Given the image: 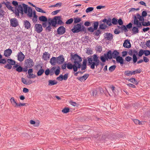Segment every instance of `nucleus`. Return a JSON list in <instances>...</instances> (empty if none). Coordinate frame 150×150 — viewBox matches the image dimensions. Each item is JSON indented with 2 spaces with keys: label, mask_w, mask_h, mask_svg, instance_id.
<instances>
[{
  "label": "nucleus",
  "mask_w": 150,
  "mask_h": 150,
  "mask_svg": "<svg viewBox=\"0 0 150 150\" xmlns=\"http://www.w3.org/2000/svg\"><path fill=\"white\" fill-rule=\"evenodd\" d=\"M87 28L84 25H82L81 23L74 25L71 29L72 32L74 33L84 32V33H87Z\"/></svg>",
  "instance_id": "obj_3"
},
{
  "label": "nucleus",
  "mask_w": 150,
  "mask_h": 150,
  "mask_svg": "<svg viewBox=\"0 0 150 150\" xmlns=\"http://www.w3.org/2000/svg\"><path fill=\"white\" fill-rule=\"evenodd\" d=\"M121 29L122 30H124V31L126 32L128 31V30L127 29L126 26L124 25H123V24L121 25Z\"/></svg>",
  "instance_id": "obj_55"
},
{
  "label": "nucleus",
  "mask_w": 150,
  "mask_h": 150,
  "mask_svg": "<svg viewBox=\"0 0 150 150\" xmlns=\"http://www.w3.org/2000/svg\"><path fill=\"white\" fill-rule=\"evenodd\" d=\"M57 32L59 35H63L66 32V28L63 26H61L57 29Z\"/></svg>",
  "instance_id": "obj_15"
},
{
  "label": "nucleus",
  "mask_w": 150,
  "mask_h": 150,
  "mask_svg": "<svg viewBox=\"0 0 150 150\" xmlns=\"http://www.w3.org/2000/svg\"><path fill=\"white\" fill-rule=\"evenodd\" d=\"M70 110V108L66 107H65L62 110V112L64 114H66L69 112Z\"/></svg>",
  "instance_id": "obj_36"
},
{
  "label": "nucleus",
  "mask_w": 150,
  "mask_h": 150,
  "mask_svg": "<svg viewBox=\"0 0 150 150\" xmlns=\"http://www.w3.org/2000/svg\"><path fill=\"white\" fill-rule=\"evenodd\" d=\"M105 35L104 36L105 38H106L108 40H111L113 39V35L110 33H105Z\"/></svg>",
  "instance_id": "obj_27"
},
{
  "label": "nucleus",
  "mask_w": 150,
  "mask_h": 150,
  "mask_svg": "<svg viewBox=\"0 0 150 150\" xmlns=\"http://www.w3.org/2000/svg\"><path fill=\"white\" fill-rule=\"evenodd\" d=\"M42 67L40 66V69L38 71L37 73V75L38 76H41L44 72L45 71L44 69H42Z\"/></svg>",
  "instance_id": "obj_34"
},
{
  "label": "nucleus",
  "mask_w": 150,
  "mask_h": 150,
  "mask_svg": "<svg viewBox=\"0 0 150 150\" xmlns=\"http://www.w3.org/2000/svg\"><path fill=\"white\" fill-rule=\"evenodd\" d=\"M144 55L146 56H147L150 55V51L148 50H144Z\"/></svg>",
  "instance_id": "obj_58"
},
{
  "label": "nucleus",
  "mask_w": 150,
  "mask_h": 150,
  "mask_svg": "<svg viewBox=\"0 0 150 150\" xmlns=\"http://www.w3.org/2000/svg\"><path fill=\"white\" fill-rule=\"evenodd\" d=\"M7 62V60L4 58L1 59H0V64H5Z\"/></svg>",
  "instance_id": "obj_47"
},
{
  "label": "nucleus",
  "mask_w": 150,
  "mask_h": 150,
  "mask_svg": "<svg viewBox=\"0 0 150 150\" xmlns=\"http://www.w3.org/2000/svg\"><path fill=\"white\" fill-rule=\"evenodd\" d=\"M133 60L134 63H135L137 61V57L135 55H133Z\"/></svg>",
  "instance_id": "obj_56"
},
{
  "label": "nucleus",
  "mask_w": 150,
  "mask_h": 150,
  "mask_svg": "<svg viewBox=\"0 0 150 150\" xmlns=\"http://www.w3.org/2000/svg\"><path fill=\"white\" fill-rule=\"evenodd\" d=\"M84 25L86 27L89 26L91 25V22L88 21H86L84 23Z\"/></svg>",
  "instance_id": "obj_59"
},
{
  "label": "nucleus",
  "mask_w": 150,
  "mask_h": 150,
  "mask_svg": "<svg viewBox=\"0 0 150 150\" xmlns=\"http://www.w3.org/2000/svg\"><path fill=\"white\" fill-rule=\"evenodd\" d=\"M23 25L24 27L27 29H29L31 26L30 23L27 20H25L23 21Z\"/></svg>",
  "instance_id": "obj_26"
},
{
  "label": "nucleus",
  "mask_w": 150,
  "mask_h": 150,
  "mask_svg": "<svg viewBox=\"0 0 150 150\" xmlns=\"http://www.w3.org/2000/svg\"><path fill=\"white\" fill-rule=\"evenodd\" d=\"M93 9L94 8L93 7H89L87 8L86 10V13H88L93 11Z\"/></svg>",
  "instance_id": "obj_52"
},
{
  "label": "nucleus",
  "mask_w": 150,
  "mask_h": 150,
  "mask_svg": "<svg viewBox=\"0 0 150 150\" xmlns=\"http://www.w3.org/2000/svg\"><path fill=\"white\" fill-rule=\"evenodd\" d=\"M35 8L36 10L38 12H41L42 13H45L46 12L45 11H44L41 8H40L36 7H36H35Z\"/></svg>",
  "instance_id": "obj_46"
},
{
  "label": "nucleus",
  "mask_w": 150,
  "mask_h": 150,
  "mask_svg": "<svg viewBox=\"0 0 150 150\" xmlns=\"http://www.w3.org/2000/svg\"><path fill=\"white\" fill-rule=\"evenodd\" d=\"M11 26L15 27L19 25L18 20L16 18H12L10 20Z\"/></svg>",
  "instance_id": "obj_14"
},
{
  "label": "nucleus",
  "mask_w": 150,
  "mask_h": 150,
  "mask_svg": "<svg viewBox=\"0 0 150 150\" xmlns=\"http://www.w3.org/2000/svg\"><path fill=\"white\" fill-rule=\"evenodd\" d=\"M87 59L88 61V65H90V68L92 69H95L96 61L93 62L92 58L91 57H88Z\"/></svg>",
  "instance_id": "obj_13"
},
{
  "label": "nucleus",
  "mask_w": 150,
  "mask_h": 150,
  "mask_svg": "<svg viewBox=\"0 0 150 150\" xmlns=\"http://www.w3.org/2000/svg\"><path fill=\"white\" fill-rule=\"evenodd\" d=\"M48 85L53 86L57 84V82L55 80H49L48 81Z\"/></svg>",
  "instance_id": "obj_35"
},
{
  "label": "nucleus",
  "mask_w": 150,
  "mask_h": 150,
  "mask_svg": "<svg viewBox=\"0 0 150 150\" xmlns=\"http://www.w3.org/2000/svg\"><path fill=\"white\" fill-rule=\"evenodd\" d=\"M35 29L38 33H41L43 30L42 26L41 24H36L35 25Z\"/></svg>",
  "instance_id": "obj_17"
},
{
  "label": "nucleus",
  "mask_w": 150,
  "mask_h": 150,
  "mask_svg": "<svg viewBox=\"0 0 150 150\" xmlns=\"http://www.w3.org/2000/svg\"><path fill=\"white\" fill-rule=\"evenodd\" d=\"M17 56L18 60L20 62L23 61L25 57V56L21 51L18 53Z\"/></svg>",
  "instance_id": "obj_20"
},
{
  "label": "nucleus",
  "mask_w": 150,
  "mask_h": 150,
  "mask_svg": "<svg viewBox=\"0 0 150 150\" xmlns=\"http://www.w3.org/2000/svg\"><path fill=\"white\" fill-rule=\"evenodd\" d=\"M115 59L117 62L120 63L121 65H122L125 64L124 59L122 57L119 56Z\"/></svg>",
  "instance_id": "obj_24"
},
{
  "label": "nucleus",
  "mask_w": 150,
  "mask_h": 150,
  "mask_svg": "<svg viewBox=\"0 0 150 150\" xmlns=\"http://www.w3.org/2000/svg\"><path fill=\"white\" fill-rule=\"evenodd\" d=\"M102 48L101 46H98L96 47V51L99 52L100 53L102 51Z\"/></svg>",
  "instance_id": "obj_42"
},
{
  "label": "nucleus",
  "mask_w": 150,
  "mask_h": 150,
  "mask_svg": "<svg viewBox=\"0 0 150 150\" xmlns=\"http://www.w3.org/2000/svg\"><path fill=\"white\" fill-rule=\"evenodd\" d=\"M123 46L126 48H130L131 47V45L129 42V40H125L123 44Z\"/></svg>",
  "instance_id": "obj_25"
},
{
  "label": "nucleus",
  "mask_w": 150,
  "mask_h": 150,
  "mask_svg": "<svg viewBox=\"0 0 150 150\" xmlns=\"http://www.w3.org/2000/svg\"><path fill=\"white\" fill-rule=\"evenodd\" d=\"M129 81H130L133 83L135 85H137L138 83L137 82L135 79L133 78H132L130 79L129 80Z\"/></svg>",
  "instance_id": "obj_40"
},
{
  "label": "nucleus",
  "mask_w": 150,
  "mask_h": 150,
  "mask_svg": "<svg viewBox=\"0 0 150 150\" xmlns=\"http://www.w3.org/2000/svg\"><path fill=\"white\" fill-rule=\"evenodd\" d=\"M93 23V28L90 27L87 28L88 31L91 33H93L95 30H97L98 29V26L99 25V23L98 21H93L91 22Z\"/></svg>",
  "instance_id": "obj_10"
},
{
  "label": "nucleus",
  "mask_w": 150,
  "mask_h": 150,
  "mask_svg": "<svg viewBox=\"0 0 150 150\" xmlns=\"http://www.w3.org/2000/svg\"><path fill=\"white\" fill-rule=\"evenodd\" d=\"M111 22L112 24L113 25H116L118 24L120 25H121L123 24V21L121 18L118 19L117 18H113L111 20Z\"/></svg>",
  "instance_id": "obj_12"
},
{
  "label": "nucleus",
  "mask_w": 150,
  "mask_h": 150,
  "mask_svg": "<svg viewBox=\"0 0 150 150\" xmlns=\"http://www.w3.org/2000/svg\"><path fill=\"white\" fill-rule=\"evenodd\" d=\"M73 21V18H70L68 19L66 22L65 23L67 25H69L71 24Z\"/></svg>",
  "instance_id": "obj_44"
},
{
  "label": "nucleus",
  "mask_w": 150,
  "mask_h": 150,
  "mask_svg": "<svg viewBox=\"0 0 150 150\" xmlns=\"http://www.w3.org/2000/svg\"><path fill=\"white\" fill-rule=\"evenodd\" d=\"M144 17L141 16L140 17H137V19H139V21L140 22H143L145 21L144 18Z\"/></svg>",
  "instance_id": "obj_61"
},
{
  "label": "nucleus",
  "mask_w": 150,
  "mask_h": 150,
  "mask_svg": "<svg viewBox=\"0 0 150 150\" xmlns=\"http://www.w3.org/2000/svg\"><path fill=\"white\" fill-rule=\"evenodd\" d=\"M34 65V62L32 59L29 57L26 59L24 61V65L27 71H28V68H32Z\"/></svg>",
  "instance_id": "obj_5"
},
{
  "label": "nucleus",
  "mask_w": 150,
  "mask_h": 150,
  "mask_svg": "<svg viewBox=\"0 0 150 150\" xmlns=\"http://www.w3.org/2000/svg\"><path fill=\"white\" fill-rule=\"evenodd\" d=\"M70 56L71 57V60L72 61L73 60L74 62H78L77 64H76L79 66L81 67V62L82 61V58L81 57L79 56L77 54H72L71 53Z\"/></svg>",
  "instance_id": "obj_4"
},
{
  "label": "nucleus",
  "mask_w": 150,
  "mask_h": 150,
  "mask_svg": "<svg viewBox=\"0 0 150 150\" xmlns=\"http://www.w3.org/2000/svg\"><path fill=\"white\" fill-rule=\"evenodd\" d=\"M77 63L78 62H74L73 64L69 63L67 64V68L69 69H73L74 72H76L78 70V69L81 68L79 66L76 64H77Z\"/></svg>",
  "instance_id": "obj_7"
},
{
  "label": "nucleus",
  "mask_w": 150,
  "mask_h": 150,
  "mask_svg": "<svg viewBox=\"0 0 150 150\" xmlns=\"http://www.w3.org/2000/svg\"><path fill=\"white\" fill-rule=\"evenodd\" d=\"M74 23H73L75 24H76L78 23H79L81 21V18H80L77 17H74L73 18Z\"/></svg>",
  "instance_id": "obj_33"
},
{
  "label": "nucleus",
  "mask_w": 150,
  "mask_h": 150,
  "mask_svg": "<svg viewBox=\"0 0 150 150\" xmlns=\"http://www.w3.org/2000/svg\"><path fill=\"white\" fill-rule=\"evenodd\" d=\"M62 4L61 3H57L55 5L50 6L49 7H57L58 6H62Z\"/></svg>",
  "instance_id": "obj_60"
},
{
  "label": "nucleus",
  "mask_w": 150,
  "mask_h": 150,
  "mask_svg": "<svg viewBox=\"0 0 150 150\" xmlns=\"http://www.w3.org/2000/svg\"><path fill=\"white\" fill-rule=\"evenodd\" d=\"M133 71H126L124 72V74L125 75H126L128 76H130L132 74H133V73L132 72Z\"/></svg>",
  "instance_id": "obj_39"
},
{
  "label": "nucleus",
  "mask_w": 150,
  "mask_h": 150,
  "mask_svg": "<svg viewBox=\"0 0 150 150\" xmlns=\"http://www.w3.org/2000/svg\"><path fill=\"white\" fill-rule=\"evenodd\" d=\"M50 62L51 65L54 66L57 63V58L55 57H52L50 60Z\"/></svg>",
  "instance_id": "obj_29"
},
{
  "label": "nucleus",
  "mask_w": 150,
  "mask_h": 150,
  "mask_svg": "<svg viewBox=\"0 0 150 150\" xmlns=\"http://www.w3.org/2000/svg\"><path fill=\"white\" fill-rule=\"evenodd\" d=\"M116 67V66L115 65H113L112 66L110 67L109 68V70L110 72H112L115 70Z\"/></svg>",
  "instance_id": "obj_48"
},
{
  "label": "nucleus",
  "mask_w": 150,
  "mask_h": 150,
  "mask_svg": "<svg viewBox=\"0 0 150 150\" xmlns=\"http://www.w3.org/2000/svg\"><path fill=\"white\" fill-rule=\"evenodd\" d=\"M12 68L13 69H15L16 71L18 72H26L27 71L25 67L23 68L19 64H16L15 66H13Z\"/></svg>",
  "instance_id": "obj_11"
},
{
  "label": "nucleus",
  "mask_w": 150,
  "mask_h": 150,
  "mask_svg": "<svg viewBox=\"0 0 150 150\" xmlns=\"http://www.w3.org/2000/svg\"><path fill=\"white\" fill-rule=\"evenodd\" d=\"M142 71L141 69H139L133 71L132 72L133 73V74H137L140 73Z\"/></svg>",
  "instance_id": "obj_53"
},
{
  "label": "nucleus",
  "mask_w": 150,
  "mask_h": 150,
  "mask_svg": "<svg viewBox=\"0 0 150 150\" xmlns=\"http://www.w3.org/2000/svg\"><path fill=\"white\" fill-rule=\"evenodd\" d=\"M60 11V10H57L56 11H54L52 12L51 13V14L53 15H56Z\"/></svg>",
  "instance_id": "obj_62"
},
{
  "label": "nucleus",
  "mask_w": 150,
  "mask_h": 150,
  "mask_svg": "<svg viewBox=\"0 0 150 150\" xmlns=\"http://www.w3.org/2000/svg\"><path fill=\"white\" fill-rule=\"evenodd\" d=\"M87 60L86 59H83L82 64H81V70L82 71L85 70L87 68Z\"/></svg>",
  "instance_id": "obj_28"
},
{
  "label": "nucleus",
  "mask_w": 150,
  "mask_h": 150,
  "mask_svg": "<svg viewBox=\"0 0 150 150\" xmlns=\"http://www.w3.org/2000/svg\"><path fill=\"white\" fill-rule=\"evenodd\" d=\"M12 52L11 49L8 48L5 50L4 52V55L6 57L10 56Z\"/></svg>",
  "instance_id": "obj_22"
},
{
  "label": "nucleus",
  "mask_w": 150,
  "mask_h": 150,
  "mask_svg": "<svg viewBox=\"0 0 150 150\" xmlns=\"http://www.w3.org/2000/svg\"><path fill=\"white\" fill-rule=\"evenodd\" d=\"M3 4H4L6 5V7L9 10H11L13 12H14V11L13 9V7H12L11 6L8 4H6L5 2H4Z\"/></svg>",
  "instance_id": "obj_38"
},
{
  "label": "nucleus",
  "mask_w": 150,
  "mask_h": 150,
  "mask_svg": "<svg viewBox=\"0 0 150 150\" xmlns=\"http://www.w3.org/2000/svg\"><path fill=\"white\" fill-rule=\"evenodd\" d=\"M50 54H48L47 52H45L43 54V57L44 60L47 61L50 59Z\"/></svg>",
  "instance_id": "obj_31"
},
{
  "label": "nucleus",
  "mask_w": 150,
  "mask_h": 150,
  "mask_svg": "<svg viewBox=\"0 0 150 150\" xmlns=\"http://www.w3.org/2000/svg\"><path fill=\"white\" fill-rule=\"evenodd\" d=\"M20 13L22 15L23 14V11L24 13L26 14L27 13L28 16L30 18L33 17V10L32 8L28 6V5L24 4H22V6L21 5H19L18 7Z\"/></svg>",
  "instance_id": "obj_2"
},
{
  "label": "nucleus",
  "mask_w": 150,
  "mask_h": 150,
  "mask_svg": "<svg viewBox=\"0 0 150 150\" xmlns=\"http://www.w3.org/2000/svg\"><path fill=\"white\" fill-rule=\"evenodd\" d=\"M57 63L58 65L62 64L64 62V58L62 55L57 57Z\"/></svg>",
  "instance_id": "obj_18"
},
{
  "label": "nucleus",
  "mask_w": 150,
  "mask_h": 150,
  "mask_svg": "<svg viewBox=\"0 0 150 150\" xmlns=\"http://www.w3.org/2000/svg\"><path fill=\"white\" fill-rule=\"evenodd\" d=\"M144 50L141 49L139 53H138V55L139 57H141L144 54Z\"/></svg>",
  "instance_id": "obj_43"
},
{
  "label": "nucleus",
  "mask_w": 150,
  "mask_h": 150,
  "mask_svg": "<svg viewBox=\"0 0 150 150\" xmlns=\"http://www.w3.org/2000/svg\"><path fill=\"white\" fill-rule=\"evenodd\" d=\"M137 21L138 23V26L139 27H142V26H150V22L147 21V22H145L144 21L143 22H140L137 19Z\"/></svg>",
  "instance_id": "obj_16"
},
{
  "label": "nucleus",
  "mask_w": 150,
  "mask_h": 150,
  "mask_svg": "<svg viewBox=\"0 0 150 150\" xmlns=\"http://www.w3.org/2000/svg\"><path fill=\"white\" fill-rule=\"evenodd\" d=\"M102 22H103L105 23H106V25H107L109 26H111L112 25L111 22V19L110 18H108V19L105 18L103 19L100 21V23H101Z\"/></svg>",
  "instance_id": "obj_19"
},
{
  "label": "nucleus",
  "mask_w": 150,
  "mask_h": 150,
  "mask_svg": "<svg viewBox=\"0 0 150 150\" xmlns=\"http://www.w3.org/2000/svg\"><path fill=\"white\" fill-rule=\"evenodd\" d=\"M5 12L2 9L0 8V18L3 17Z\"/></svg>",
  "instance_id": "obj_50"
},
{
  "label": "nucleus",
  "mask_w": 150,
  "mask_h": 150,
  "mask_svg": "<svg viewBox=\"0 0 150 150\" xmlns=\"http://www.w3.org/2000/svg\"><path fill=\"white\" fill-rule=\"evenodd\" d=\"M136 124H142V122H140L139 120L137 119H133L132 120Z\"/></svg>",
  "instance_id": "obj_49"
},
{
  "label": "nucleus",
  "mask_w": 150,
  "mask_h": 150,
  "mask_svg": "<svg viewBox=\"0 0 150 150\" xmlns=\"http://www.w3.org/2000/svg\"><path fill=\"white\" fill-rule=\"evenodd\" d=\"M7 62L8 63L5 65L4 67L8 69H10L12 68V65L15 66L16 64V61L12 59H7Z\"/></svg>",
  "instance_id": "obj_9"
},
{
  "label": "nucleus",
  "mask_w": 150,
  "mask_h": 150,
  "mask_svg": "<svg viewBox=\"0 0 150 150\" xmlns=\"http://www.w3.org/2000/svg\"><path fill=\"white\" fill-rule=\"evenodd\" d=\"M88 74H86L82 76L77 77V79L79 80L81 82L84 81L89 76Z\"/></svg>",
  "instance_id": "obj_23"
},
{
  "label": "nucleus",
  "mask_w": 150,
  "mask_h": 150,
  "mask_svg": "<svg viewBox=\"0 0 150 150\" xmlns=\"http://www.w3.org/2000/svg\"><path fill=\"white\" fill-rule=\"evenodd\" d=\"M134 19L133 21V24L134 25H136V26L133 27L132 29V31L134 34H136L139 32L138 28H141V27H139V25L138 26V23L137 21V18L135 15L134 16Z\"/></svg>",
  "instance_id": "obj_6"
},
{
  "label": "nucleus",
  "mask_w": 150,
  "mask_h": 150,
  "mask_svg": "<svg viewBox=\"0 0 150 150\" xmlns=\"http://www.w3.org/2000/svg\"><path fill=\"white\" fill-rule=\"evenodd\" d=\"M92 60H93V61H100V60L98 59V57L96 54H94L93 55V58L92 59Z\"/></svg>",
  "instance_id": "obj_41"
},
{
  "label": "nucleus",
  "mask_w": 150,
  "mask_h": 150,
  "mask_svg": "<svg viewBox=\"0 0 150 150\" xmlns=\"http://www.w3.org/2000/svg\"><path fill=\"white\" fill-rule=\"evenodd\" d=\"M61 16H55L54 17L53 20V24H54L55 27H57V24L61 25L64 23L63 21L61 20Z\"/></svg>",
  "instance_id": "obj_8"
},
{
  "label": "nucleus",
  "mask_w": 150,
  "mask_h": 150,
  "mask_svg": "<svg viewBox=\"0 0 150 150\" xmlns=\"http://www.w3.org/2000/svg\"><path fill=\"white\" fill-rule=\"evenodd\" d=\"M68 73H66L65 74L64 76L62 75V79L64 80H66L68 78Z\"/></svg>",
  "instance_id": "obj_54"
},
{
  "label": "nucleus",
  "mask_w": 150,
  "mask_h": 150,
  "mask_svg": "<svg viewBox=\"0 0 150 150\" xmlns=\"http://www.w3.org/2000/svg\"><path fill=\"white\" fill-rule=\"evenodd\" d=\"M51 23L50 22H49V24H48V26L46 28H45V31L48 32H49L50 31H51V29H52V27H53V28H56V27H55V26L54 24H53V22Z\"/></svg>",
  "instance_id": "obj_21"
},
{
  "label": "nucleus",
  "mask_w": 150,
  "mask_h": 150,
  "mask_svg": "<svg viewBox=\"0 0 150 150\" xmlns=\"http://www.w3.org/2000/svg\"><path fill=\"white\" fill-rule=\"evenodd\" d=\"M108 27L104 23H100V24L99 25V29L102 30H105Z\"/></svg>",
  "instance_id": "obj_32"
},
{
  "label": "nucleus",
  "mask_w": 150,
  "mask_h": 150,
  "mask_svg": "<svg viewBox=\"0 0 150 150\" xmlns=\"http://www.w3.org/2000/svg\"><path fill=\"white\" fill-rule=\"evenodd\" d=\"M39 20L43 22H47L48 19L47 17L45 16H42L38 18Z\"/></svg>",
  "instance_id": "obj_30"
},
{
  "label": "nucleus",
  "mask_w": 150,
  "mask_h": 150,
  "mask_svg": "<svg viewBox=\"0 0 150 150\" xmlns=\"http://www.w3.org/2000/svg\"><path fill=\"white\" fill-rule=\"evenodd\" d=\"M12 4L15 6V8L18 7L19 5L18 2L16 1H13L12 2Z\"/></svg>",
  "instance_id": "obj_51"
},
{
  "label": "nucleus",
  "mask_w": 150,
  "mask_h": 150,
  "mask_svg": "<svg viewBox=\"0 0 150 150\" xmlns=\"http://www.w3.org/2000/svg\"><path fill=\"white\" fill-rule=\"evenodd\" d=\"M26 104H13V105L15 107H20L21 106H26Z\"/></svg>",
  "instance_id": "obj_45"
},
{
  "label": "nucleus",
  "mask_w": 150,
  "mask_h": 150,
  "mask_svg": "<svg viewBox=\"0 0 150 150\" xmlns=\"http://www.w3.org/2000/svg\"><path fill=\"white\" fill-rule=\"evenodd\" d=\"M50 69L48 68L45 70V75L48 76L50 74Z\"/></svg>",
  "instance_id": "obj_63"
},
{
  "label": "nucleus",
  "mask_w": 150,
  "mask_h": 150,
  "mask_svg": "<svg viewBox=\"0 0 150 150\" xmlns=\"http://www.w3.org/2000/svg\"><path fill=\"white\" fill-rule=\"evenodd\" d=\"M132 24L131 23H129V24H127L126 25V27L127 28V29H130L132 28Z\"/></svg>",
  "instance_id": "obj_64"
},
{
  "label": "nucleus",
  "mask_w": 150,
  "mask_h": 150,
  "mask_svg": "<svg viewBox=\"0 0 150 150\" xmlns=\"http://www.w3.org/2000/svg\"><path fill=\"white\" fill-rule=\"evenodd\" d=\"M120 53L117 50H114L112 52L110 50L108 51L106 53L104 54L103 55L100 57V60L103 62H105L108 59H111L112 58L115 59L119 56Z\"/></svg>",
  "instance_id": "obj_1"
},
{
  "label": "nucleus",
  "mask_w": 150,
  "mask_h": 150,
  "mask_svg": "<svg viewBox=\"0 0 150 150\" xmlns=\"http://www.w3.org/2000/svg\"><path fill=\"white\" fill-rule=\"evenodd\" d=\"M95 32H94L93 33V35L95 36H98L101 33V31L100 29H97Z\"/></svg>",
  "instance_id": "obj_37"
},
{
  "label": "nucleus",
  "mask_w": 150,
  "mask_h": 150,
  "mask_svg": "<svg viewBox=\"0 0 150 150\" xmlns=\"http://www.w3.org/2000/svg\"><path fill=\"white\" fill-rule=\"evenodd\" d=\"M38 16H33V18H32V21L33 23H36L38 21Z\"/></svg>",
  "instance_id": "obj_57"
}]
</instances>
